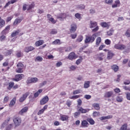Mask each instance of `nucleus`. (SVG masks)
Masks as SVG:
<instances>
[{
  "mask_svg": "<svg viewBox=\"0 0 130 130\" xmlns=\"http://www.w3.org/2000/svg\"><path fill=\"white\" fill-rule=\"evenodd\" d=\"M96 37H97L96 34H93L91 36H86L84 41L85 44H87V43H92L94 42L95 39H96Z\"/></svg>",
  "mask_w": 130,
  "mask_h": 130,
  "instance_id": "1",
  "label": "nucleus"
},
{
  "mask_svg": "<svg viewBox=\"0 0 130 130\" xmlns=\"http://www.w3.org/2000/svg\"><path fill=\"white\" fill-rule=\"evenodd\" d=\"M90 28H94L92 30V32H97L99 30V27L97 26V22L95 21H92V20L90 21Z\"/></svg>",
  "mask_w": 130,
  "mask_h": 130,
  "instance_id": "2",
  "label": "nucleus"
},
{
  "mask_svg": "<svg viewBox=\"0 0 130 130\" xmlns=\"http://www.w3.org/2000/svg\"><path fill=\"white\" fill-rule=\"evenodd\" d=\"M114 48L118 49V50H125L126 49V46L121 44H116L114 46Z\"/></svg>",
  "mask_w": 130,
  "mask_h": 130,
  "instance_id": "3",
  "label": "nucleus"
},
{
  "mask_svg": "<svg viewBox=\"0 0 130 130\" xmlns=\"http://www.w3.org/2000/svg\"><path fill=\"white\" fill-rule=\"evenodd\" d=\"M38 82V78L37 77H28L26 81V84H35Z\"/></svg>",
  "mask_w": 130,
  "mask_h": 130,
  "instance_id": "4",
  "label": "nucleus"
},
{
  "mask_svg": "<svg viewBox=\"0 0 130 130\" xmlns=\"http://www.w3.org/2000/svg\"><path fill=\"white\" fill-rule=\"evenodd\" d=\"M13 122L16 126H20L21 125V123L22 122V119L19 117H16L13 118Z\"/></svg>",
  "mask_w": 130,
  "mask_h": 130,
  "instance_id": "5",
  "label": "nucleus"
},
{
  "mask_svg": "<svg viewBox=\"0 0 130 130\" xmlns=\"http://www.w3.org/2000/svg\"><path fill=\"white\" fill-rule=\"evenodd\" d=\"M25 75L24 74H17L15 76V78L13 79V81H15V82H19V81H21L22 78H24Z\"/></svg>",
  "mask_w": 130,
  "mask_h": 130,
  "instance_id": "6",
  "label": "nucleus"
},
{
  "mask_svg": "<svg viewBox=\"0 0 130 130\" xmlns=\"http://www.w3.org/2000/svg\"><path fill=\"white\" fill-rule=\"evenodd\" d=\"M49 98L47 95H46L40 101V105H44V104H46V103L49 101Z\"/></svg>",
  "mask_w": 130,
  "mask_h": 130,
  "instance_id": "7",
  "label": "nucleus"
},
{
  "mask_svg": "<svg viewBox=\"0 0 130 130\" xmlns=\"http://www.w3.org/2000/svg\"><path fill=\"white\" fill-rule=\"evenodd\" d=\"M30 93L29 92H27L23 94L22 96L19 99V102H23V101H25L26 100V98L29 96V94Z\"/></svg>",
  "mask_w": 130,
  "mask_h": 130,
  "instance_id": "8",
  "label": "nucleus"
},
{
  "mask_svg": "<svg viewBox=\"0 0 130 130\" xmlns=\"http://www.w3.org/2000/svg\"><path fill=\"white\" fill-rule=\"evenodd\" d=\"M10 29H11V26L8 25L6 27L5 29L2 31L1 34H2V35H6V34L9 32V31H10Z\"/></svg>",
  "mask_w": 130,
  "mask_h": 130,
  "instance_id": "9",
  "label": "nucleus"
},
{
  "mask_svg": "<svg viewBox=\"0 0 130 130\" xmlns=\"http://www.w3.org/2000/svg\"><path fill=\"white\" fill-rule=\"evenodd\" d=\"M35 49V48H34L31 46H30L28 47H26L24 48V51L27 53H28V52H30V51H33V50H34Z\"/></svg>",
  "mask_w": 130,
  "mask_h": 130,
  "instance_id": "10",
  "label": "nucleus"
},
{
  "mask_svg": "<svg viewBox=\"0 0 130 130\" xmlns=\"http://www.w3.org/2000/svg\"><path fill=\"white\" fill-rule=\"evenodd\" d=\"M77 57H78L74 52H71L70 54H69V58L71 60H73V59H76Z\"/></svg>",
  "mask_w": 130,
  "mask_h": 130,
  "instance_id": "11",
  "label": "nucleus"
},
{
  "mask_svg": "<svg viewBox=\"0 0 130 130\" xmlns=\"http://www.w3.org/2000/svg\"><path fill=\"white\" fill-rule=\"evenodd\" d=\"M112 95H113V92L107 91L105 93L104 97L105 98H110L111 97H112Z\"/></svg>",
  "mask_w": 130,
  "mask_h": 130,
  "instance_id": "12",
  "label": "nucleus"
},
{
  "mask_svg": "<svg viewBox=\"0 0 130 130\" xmlns=\"http://www.w3.org/2000/svg\"><path fill=\"white\" fill-rule=\"evenodd\" d=\"M120 6V1L119 0H116L115 1V3L112 6V8L114 9V8H117V7Z\"/></svg>",
  "mask_w": 130,
  "mask_h": 130,
  "instance_id": "13",
  "label": "nucleus"
},
{
  "mask_svg": "<svg viewBox=\"0 0 130 130\" xmlns=\"http://www.w3.org/2000/svg\"><path fill=\"white\" fill-rule=\"evenodd\" d=\"M21 21H23V18H17L15 19L13 23V25L14 26H16V25H18V24H20Z\"/></svg>",
  "mask_w": 130,
  "mask_h": 130,
  "instance_id": "14",
  "label": "nucleus"
},
{
  "mask_svg": "<svg viewBox=\"0 0 130 130\" xmlns=\"http://www.w3.org/2000/svg\"><path fill=\"white\" fill-rule=\"evenodd\" d=\"M66 18H67V15L64 13L61 14L57 16V19H60V21L63 20V19H66Z\"/></svg>",
  "mask_w": 130,
  "mask_h": 130,
  "instance_id": "15",
  "label": "nucleus"
},
{
  "mask_svg": "<svg viewBox=\"0 0 130 130\" xmlns=\"http://www.w3.org/2000/svg\"><path fill=\"white\" fill-rule=\"evenodd\" d=\"M89 126V123L86 120H83L81 122V127H88Z\"/></svg>",
  "mask_w": 130,
  "mask_h": 130,
  "instance_id": "16",
  "label": "nucleus"
},
{
  "mask_svg": "<svg viewBox=\"0 0 130 130\" xmlns=\"http://www.w3.org/2000/svg\"><path fill=\"white\" fill-rule=\"evenodd\" d=\"M60 117L62 121H66V120H68L70 118V117L65 115H60Z\"/></svg>",
  "mask_w": 130,
  "mask_h": 130,
  "instance_id": "17",
  "label": "nucleus"
},
{
  "mask_svg": "<svg viewBox=\"0 0 130 130\" xmlns=\"http://www.w3.org/2000/svg\"><path fill=\"white\" fill-rule=\"evenodd\" d=\"M112 115H108L107 116H103L100 118V120H106V119H110L112 118Z\"/></svg>",
  "mask_w": 130,
  "mask_h": 130,
  "instance_id": "18",
  "label": "nucleus"
},
{
  "mask_svg": "<svg viewBox=\"0 0 130 130\" xmlns=\"http://www.w3.org/2000/svg\"><path fill=\"white\" fill-rule=\"evenodd\" d=\"M27 111H28V107H25L19 111V114L22 115L23 113H25V112H27Z\"/></svg>",
  "mask_w": 130,
  "mask_h": 130,
  "instance_id": "19",
  "label": "nucleus"
},
{
  "mask_svg": "<svg viewBox=\"0 0 130 130\" xmlns=\"http://www.w3.org/2000/svg\"><path fill=\"white\" fill-rule=\"evenodd\" d=\"M92 107H93L95 110H100V106H99V104H98V103L93 104Z\"/></svg>",
  "mask_w": 130,
  "mask_h": 130,
  "instance_id": "20",
  "label": "nucleus"
},
{
  "mask_svg": "<svg viewBox=\"0 0 130 130\" xmlns=\"http://www.w3.org/2000/svg\"><path fill=\"white\" fill-rule=\"evenodd\" d=\"M5 24L6 22L4 19H2V17L0 16V28H3V27L5 26Z\"/></svg>",
  "mask_w": 130,
  "mask_h": 130,
  "instance_id": "21",
  "label": "nucleus"
},
{
  "mask_svg": "<svg viewBox=\"0 0 130 130\" xmlns=\"http://www.w3.org/2000/svg\"><path fill=\"white\" fill-rule=\"evenodd\" d=\"M44 43V41L43 40H39L38 41H37L35 43V45L37 47L40 46V45H42Z\"/></svg>",
  "mask_w": 130,
  "mask_h": 130,
  "instance_id": "22",
  "label": "nucleus"
},
{
  "mask_svg": "<svg viewBox=\"0 0 130 130\" xmlns=\"http://www.w3.org/2000/svg\"><path fill=\"white\" fill-rule=\"evenodd\" d=\"M76 30H77V25L72 24L71 25V29H70L71 32H75Z\"/></svg>",
  "mask_w": 130,
  "mask_h": 130,
  "instance_id": "23",
  "label": "nucleus"
},
{
  "mask_svg": "<svg viewBox=\"0 0 130 130\" xmlns=\"http://www.w3.org/2000/svg\"><path fill=\"white\" fill-rule=\"evenodd\" d=\"M78 111L81 112V113H87L89 111V109H84L83 108L81 107Z\"/></svg>",
  "mask_w": 130,
  "mask_h": 130,
  "instance_id": "24",
  "label": "nucleus"
},
{
  "mask_svg": "<svg viewBox=\"0 0 130 130\" xmlns=\"http://www.w3.org/2000/svg\"><path fill=\"white\" fill-rule=\"evenodd\" d=\"M16 98H14L10 102V104L9 105L10 107H12L14 106L15 104H16Z\"/></svg>",
  "mask_w": 130,
  "mask_h": 130,
  "instance_id": "25",
  "label": "nucleus"
},
{
  "mask_svg": "<svg viewBox=\"0 0 130 130\" xmlns=\"http://www.w3.org/2000/svg\"><path fill=\"white\" fill-rule=\"evenodd\" d=\"M114 56V54L112 53L111 51H110L108 52V56H107V59H111L112 57Z\"/></svg>",
  "mask_w": 130,
  "mask_h": 130,
  "instance_id": "26",
  "label": "nucleus"
},
{
  "mask_svg": "<svg viewBox=\"0 0 130 130\" xmlns=\"http://www.w3.org/2000/svg\"><path fill=\"white\" fill-rule=\"evenodd\" d=\"M19 33H20V30L18 29L15 31H14L11 34V37H15V36H17V35H19Z\"/></svg>",
  "mask_w": 130,
  "mask_h": 130,
  "instance_id": "27",
  "label": "nucleus"
},
{
  "mask_svg": "<svg viewBox=\"0 0 130 130\" xmlns=\"http://www.w3.org/2000/svg\"><path fill=\"white\" fill-rule=\"evenodd\" d=\"M89 87H90V81H85L84 85V88H85V89H87Z\"/></svg>",
  "mask_w": 130,
  "mask_h": 130,
  "instance_id": "28",
  "label": "nucleus"
},
{
  "mask_svg": "<svg viewBox=\"0 0 130 130\" xmlns=\"http://www.w3.org/2000/svg\"><path fill=\"white\" fill-rule=\"evenodd\" d=\"M101 26H102V27L103 28H108V27H109V24L106 22H101Z\"/></svg>",
  "mask_w": 130,
  "mask_h": 130,
  "instance_id": "29",
  "label": "nucleus"
},
{
  "mask_svg": "<svg viewBox=\"0 0 130 130\" xmlns=\"http://www.w3.org/2000/svg\"><path fill=\"white\" fill-rule=\"evenodd\" d=\"M7 125H8V123L7 121H5L4 122H3L1 126V129H4V128H5V127H7Z\"/></svg>",
  "mask_w": 130,
  "mask_h": 130,
  "instance_id": "30",
  "label": "nucleus"
},
{
  "mask_svg": "<svg viewBox=\"0 0 130 130\" xmlns=\"http://www.w3.org/2000/svg\"><path fill=\"white\" fill-rule=\"evenodd\" d=\"M112 70L114 71L115 72H117L118 71V66L117 65H113V66L111 67Z\"/></svg>",
  "mask_w": 130,
  "mask_h": 130,
  "instance_id": "31",
  "label": "nucleus"
},
{
  "mask_svg": "<svg viewBox=\"0 0 130 130\" xmlns=\"http://www.w3.org/2000/svg\"><path fill=\"white\" fill-rule=\"evenodd\" d=\"M87 121L90 123V124H95V121L92 119V118H88L87 119Z\"/></svg>",
  "mask_w": 130,
  "mask_h": 130,
  "instance_id": "32",
  "label": "nucleus"
},
{
  "mask_svg": "<svg viewBox=\"0 0 130 130\" xmlns=\"http://www.w3.org/2000/svg\"><path fill=\"white\" fill-rule=\"evenodd\" d=\"M12 53L13 50H8L5 53V55L6 56H8V55H11Z\"/></svg>",
  "mask_w": 130,
  "mask_h": 130,
  "instance_id": "33",
  "label": "nucleus"
},
{
  "mask_svg": "<svg viewBox=\"0 0 130 130\" xmlns=\"http://www.w3.org/2000/svg\"><path fill=\"white\" fill-rule=\"evenodd\" d=\"M101 43V38L98 37L96 40V45H99Z\"/></svg>",
  "mask_w": 130,
  "mask_h": 130,
  "instance_id": "34",
  "label": "nucleus"
},
{
  "mask_svg": "<svg viewBox=\"0 0 130 130\" xmlns=\"http://www.w3.org/2000/svg\"><path fill=\"white\" fill-rule=\"evenodd\" d=\"M14 85H15L14 82H10L9 83V86L7 88L8 90H11V89L14 87Z\"/></svg>",
  "mask_w": 130,
  "mask_h": 130,
  "instance_id": "35",
  "label": "nucleus"
},
{
  "mask_svg": "<svg viewBox=\"0 0 130 130\" xmlns=\"http://www.w3.org/2000/svg\"><path fill=\"white\" fill-rule=\"evenodd\" d=\"M28 8L27 11H30V10H31V9H34V7H35V5L34 4H31L29 5H27Z\"/></svg>",
  "mask_w": 130,
  "mask_h": 130,
  "instance_id": "36",
  "label": "nucleus"
},
{
  "mask_svg": "<svg viewBox=\"0 0 130 130\" xmlns=\"http://www.w3.org/2000/svg\"><path fill=\"white\" fill-rule=\"evenodd\" d=\"M82 92V90L79 89L73 91V94L76 95L77 94H80Z\"/></svg>",
  "mask_w": 130,
  "mask_h": 130,
  "instance_id": "37",
  "label": "nucleus"
},
{
  "mask_svg": "<svg viewBox=\"0 0 130 130\" xmlns=\"http://www.w3.org/2000/svg\"><path fill=\"white\" fill-rule=\"evenodd\" d=\"M92 115L93 116H94V117H96L97 116H100V112L94 111L93 112Z\"/></svg>",
  "mask_w": 130,
  "mask_h": 130,
  "instance_id": "38",
  "label": "nucleus"
},
{
  "mask_svg": "<svg viewBox=\"0 0 130 130\" xmlns=\"http://www.w3.org/2000/svg\"><path fill=\"white\" fill-rule=\"evenodd\" d=\"M43 60V58L40 56H38L36 57L35 61H42Z\"/></svg>",
  "mask_w": 130,
  "mask_h": 130,
  "instance_id": "39",
  "label": "nucleus"
},
{
  "mask_svg": "<svg viewBox=\"0 0 130 130\" xmlns=\"http://www.w3.org/2000/svg\"><path fill=\"white\" fill-rule=\"evenodd\" d=\"M81 95H74L72 96L70 98V99H73L74 100H75V99H78V98H80L81 97Z\"/></svg>",
  "mask_w": 130,
  "mask_h": 130,
  "instance_id": "40",
  "label": "nucleus"
},
{
  "mask_svg": "<svg viewBox=\"0 0 130 130\" xmlns=\"http://www.w3.org/2000/svg\"><path fill=\"white\" fill-rule=\"evenodd\" d=\"M114 30L113 29H111L109 31H107V35L108 36H111L113 34Z\"/></svg>",
  "mask_w": 130,
  "mask_h": 130,
  "instance_id": "41",
  "label": "nucleus"
},
{
  "mask_svg": "<svg viewBox=\"0 0 130 130\" xmlns=\"http://www.w3.org/2000/svg\"><path fill=\"white\" fill-rule=\"evenodd\" d=\"M83 36H79V37H78V38H77V39L76 40V41L77 42H82V40H83Z\"/></svg>",
  "mask_w": 130,
  "mask_h": 130,
  "instance_id": "42",
  "label": "nucleus"
},
{
  "mask_svg": "<svg viewBox=\"0 0 130 130\" xmlns=\"http://www.w3.org/2000/svg\"><path fill=\"white\" fill-rule=\"evenodd\" d=\"M16 73H23V68L21 67H18V69L16 70Z\"/></svg>",
  "mask_w": 130,
  "mask_h": 130,
  "instance_id": "43",
  "label": "nucleus"
},
{
  "mask_svg": "<svg viewBox=\"0 0 130 130\" xmlns=\"http://www.w3.org/2000/svg\"><path fill=\"white\" fill-rule=\"evenodd\" d=\"M78 9H80V10H84L85 9V5L83 4H81L77 6Z\"/></svg>",
  "mask_w": 130,
  "mask_h": 130,
  "instance_id": "44",
  "label": "nucleus"
},
{
  "mask_svg": "<svg viewBox=\"0 0 130 130\" xmlns=\"http://www.w3.org/2000/svg\"><path fill=\"white\" fill-rule=\"evenodd\" d=\"M47 84V81H45L42 83H41L40 84V88H42V87H43V86H45V85H46Z\"/></svg>",
  "mask_w": 130,
  "mask_h": 130,
  "instance_id": "45",
  "label": "nucleus"
},
{
  "mask_svg": "<svg viewBox=\"0 0 130 130\" xmlns=\"http://www.w3.org/2000/svg\"><path fill=\"white\" fill-rule=\"evenodd\" d=\"M17 68H21L22 69H24V64L22 63V62H19L17 65Z\"/></svg>",
  "mask_w": 130,
  "mask_h": 130,
  "instance_id": "46",
  "label": "nucleus"
},
{
  "mask_svg": "<svg viewBox=\"0 0 130 130\" xmlns=\"http://www.w3.org/2000/svg\"><path fill=\"white\" fill-rule=\"evenodd\" d=\"M12 127H13V124H10L6 127L5 130L11 129Z\"/></svg>",
  "mask_w": 130,
  "mask_h": 130,
  "instance_id": "47",
  "label": "nucleus"
},
{
  "mask_svg": "<svg viewBox=\"0 0 130 130\" xmlns=\"http://www.w3.org/2000/svg\"><path fill=\"white\" fill-rule=\"evenodd\" d=\"M116 100H117V102H122V100H123L122 97L117 96Z\"/></svg>",
  "mask_w": 130,
  "mask_h": 130,
  "instance_id": "48",
  "label": "nucleus"
},
{
  "mask_svg": "<svg viewBox=\"0 0 130 130\" xmlns=\"http://www.w3.org/2000/svg\"><path fill=\"white\" fill-rule=\"evenodd\" d=\"M80 114H81V112H80L79 111L75 112L74 113L75 118H78V117L79 116V115H80Z\"/></svg>",
  "mask_w": 130,
  "mask_h": 130,
  "instance_id": "49",
  "label": "nucleus"
},
{
  "mask_svg": "<svg viewBox=\"0 0 130 130\" xmlns=\"http://www.w3.org/2000/svg\"><path fill=\"white\" fill-rule=\"evenodd\" d=\"M82 60H83V58H82V57H81L80 59H78L76 61V64H77V65L80 64V63H81V62H82Z\"/></svg>",
  "mask_w": 130,
  "mask_h": 130,
  "instance_id": "50",
  "label": "nucleus"
},
{
  "mask_svg": "<svg viewBox=\"0 0 130 130\" xmlns=\"http://www.w3.org/2000/svg\"><path fill=\"white\" fill-rule=\"evenodd\" d=\"M75 17H76L77 19H82V17H81V14L80 13L75 14Z\"/></svg>",
  "mask_w": 130,
  "mask_h": 130,
  "instance_id": "51",
  "label": "nucleus"
},
{
  "mask_svg": "<svg viewBox=\"0 0 130 130\" xmlns=\"http://www.w3.org/2000/svg\"><path fill=\"white\" fill-rule=\"evenodd\" d=\"M66 105H67L68 107H71V105H72V101L68 100L66 102Z\"/></svg>",
  "mask_w": 130,
  "mask_h": 130,
  "instance_id": "52",
  "label": "nucleus"
},
{
  "mask_svg": "<svg viewBox=\"0 0 130 130\" xmlns=\"http://www.w3.org/2000/svg\"><path fill=\"white\" fill-rule=\"evenodd\" d=\"M105 43L107 44V45H110L111 43V41L109 39H107L105 41Z\"/></svg>",
  "mask_w": 130,
  "mask_h": 130,
  "instance_id": "53",
  "label": "nucleus"
},
{
  "mask_svg": "<svg viewBox=\"0 0 130 130\" xmlns=\"http://www.w3.org/2000/svg\"><path fill=\"white\" fill-rule=\"evenodd\" d=\"M125 36L127 37H130V29H128L125 33Z\"/></svg>",
  "mask_w": 130,
  "mask_h": 130,
  "instance_id": "54",
  "label": "nucleus"
},
{
  "mask_svg": "<svg viewBox=\"0 0 130 130\" xmlns=\"http://www.w3.org/2000/svg\"><path fill=\"white\" fill-rule=\"evenodd\" d=\"M60 43V40H56L52 42V44H59Z\"/></svg>",
  "mask_w": 130,
  "mask_h": 130,
  "instance_id": "55",
  "label": "nucleus"
},
{
  "mask_svg": "<svg viewBox=\"0 0 130 130\" xmlns=\"http://www.w3.org/2000/svg\"><path fill=\"white\" fill-rule=\"evenodd\" d=\"M49 21H50V22H51L52 24H55L56 23V21H55V20H54V18L52 17L51 18H50Z\"/></svg>",
  "mask_w": 130,
  "mask_h": 130,
  "instance_id": "56",
  "label": "nucleus"
},
{
  "mask_svg": "<svg viewBox=\"0 0 130 130\" xmlns=\"http://www.w3.org/2000/svg\"><path fill=\"white\" fill-rule=\"evenodd\" d=\"M78 106H81L82 105V100L79 99L77 100Z\"/></svg>",
  "mask_w": 130,
  "mask_h": 130,
  "instance_id": "57",
  "label": "nucleus"
},
{
  "mask_svg": "<svg viewBox=\"0 0 130 130\" xmlns=\"http://www.w3.org/2000/svg\"><path fill=\"white\" fill-rule=\"evenodd\" d=\"M61 66H62V62H57L56 63V67L57 68H59V67H61Z\"/></svg>",
  "mask_w": 130,
  "mask_h": 130,
  "instance_id": "58",
  "label": "nucleus"
},
{
  "mask_svg": "<svg viewBox=\"0 0 130 130\" xmlns=\"http://www.w3.org/2000/svg\"><path fill=\"white\" fill-rule=\"evenodd\" d=\"M5 39H6L5 36L3 35L0 37V41H5Z\"/></svg>",
  "mask_w": 130,
  "mask_h": 130,
  "instance_id": "59",
  "label": "nucleus"
},
{
  "mask_svg": "<svg viewBox=\"0 0 130 130\" xmlns=\"http://www.w3.org/2000/svg\"><path fill=\"white\" fill-rule=\"evenodd\" d=\"M112 3H113V0H106V4H108V5H110Z\"/></svg>",
  "mask_w": 130,
  "mask_h": 130,
  "instance_id": "60",
  "label": "nucleus"
},
{
  "mask_svg": "<svg viewBox=\"0 0 130 130\" xmlns=\"http://www.w3.org/2000/svg\"><path fill=\"white\" fill-rule=\"evenodd\" d=\"M43 112H44V111L42 109L40 110L38 112V115H41V114H43Z\"/></svg>",
  "mask_w": 130,
  "mask_h": 130,
  "instance_id": "61",
  "label": "nucleus"
},
{
  "mask_svg": "<svg viewBox=\"0 0 130 130\" xmlns=\"http://www.w3.org/2000/svg\"><path fill=\"white\" fill-rule=\"evenodd\" d=\"M89 13L90 14H91V15H93V14H95V13H96V11H95L94 9H90L89 10Z\"/></svg>",
  "mask_w": 130,
  "mask_h": 130,
  "instance_id": "62",
  "label": "nucleus"
},
{
  "mask_svg": "<svg viewBox=\"0 0 130 130\" xmlns=\"http://www.w3.org/2000/svg\"><path fill=\"white\" fill-rule=\"evenodd\" d=\"M56 33H57V30H56V29H52L50 32V34L52 35L56 34Z\"/></svg>",
  "mask_w": 130,
  "mask_h": 130,
  "instance_id": "63",
  "label": "nucleus"
},
{
  "mask_svg": "<svg viewBox=\"0 0 130 130\" xmlns=\"http://www.w3.org/2000/svg\"><path fill=\"white\" fill-rule=\"evenodd\" d=\"M126 98H127V100L130 101V93L126 92Z\"/></svg>",
  "mask_w": 130,
  "mask_h": 130,
  "instance_id": "64",
  "label": "nucleus"
}]
</instances>
